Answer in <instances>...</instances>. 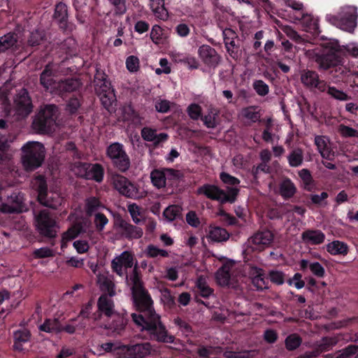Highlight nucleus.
Wrapping results in <instances>:
<instances>
[{
	"label": "nucleus",
	"instance_id": "53",
	"mask_svg": "<svg viewBox=\"0 0 358 358\" xmlns=\"http://www.w3.org/2000/svg\"><path fill=\"white\" fill-rule=\"evenodd\" d=\"M302 342L301 338L296 334L288 336L285 341L287 350L292 351L298 348Z\"/></svg>",
	"mask_w": 358,
	"mask_h": 358
},
{
	"label": "nucleus",
	"instance_id": "27",
	"mask_svg": "<svg viewBox=\"0 0 358 358\" xmlns=\"http://www.w3.org/2000/svg\"><path fill=\"white\" fill-rule=\"evenodd\" d=\"M239 116L247 125H251L260 120L261 114L257 107L251 106L242 108Z\"/></svg>",
	"mask_w": 358,
	"mask_h": 358
},
{
	"label": "nucleus",
	"instance_id": "54",
	"mask_svg": "<svg viewBox=\"0 0 358 358\" xmlns=\"http://www.w3.org/2000/svg\"><path fill=\"white\" fill-rule=\"evenodd\" d=\"M217 116L218 111L213 108H210L208 110V114L202 117V120L208 128H215Z\"/></svg>",
	"mask_w": 358,
	"mask_h": 358
},
{
	"label": "nucleus",
	"instance_id": "63",
	"mask_svg": "<svg viewBox=\"0 0 358 358\" xmlns=\"http://www.w3.org/2000/svg\"><path fill=\"white\" fill-rule=\"evenodd\" d=\"M253 87L260 96H265L268 93V86L263 80H255L253 83Z\"/></svg>",
	"mask_w": 358,
	"mask_h": 358
},
{
	"label": "nucleus",
	"instance_id": "39",
	"mask_svg": "<svg viewBox=\"0 0 358 358\" xmlns=\"http://www.w3.org/2000/svg\"><path fill=\"white\" fill-rule=\"evenodd\" d=\"M339 338L337 336L323 337L315 344L316 350L319 355L325 351L330 350L338 343Z\"/></svg>",
	"mask_w": 358,
	"mask_h": 358
},
{
	"label": "nucleus",
	"instance_id": "47",
	"mask_svg": "<svg viewBox=\"0 0 358 358\" xmlns=\"http://www.w3.org/2000/svg\"><path fill=\"white\" fill-rule=\"evenodd\" d=\"M145 254L150 258H157L158 257H167L169 256L168 251L160 249L152 244H150L146 247Z\"/></svg>",
	"mask_w": 358,
	"mask_h": 358
},
{
	"label": "nucleus",
	"instance_id": "26",
	"mask_svg": "<svg viewBox=\"0 0 358 358\" xmlns=\"http://www.w3.org/2000/svg\"><path fill=\"white\" fill-rule=\"evenodd\" d=\"M96 92L101 94L102 93H108L110 91V83L107 80V76L103 71L96 70L94 78Z\"/></svg>",
	"mask_w": 358,
	"mask_h": 358
},
{
	"label": "nucleus",
	"instance_id": "38",
	"mask_svg": "<svg viewBox=\"0 0 358 358\" xmlns=\"http://www.w3.org/2000/svg\"><path fill=\"white\" fill-rule=\"evenodd\" d=\"M39 330L47 333L58 334L62 331V325L58 319H46L39 326Z\"/></svg>",
	"mask_w": 358,
	"mask_h": 358
},
{
	"label": "nucleus",
	"instance_id": "4",
	"mask_svg": "<svg viewBox=\"0 0 358 358\" xmlns=\"http://www.w3.org/2000/svg\"><path fill=\"white\" fill-rule=\"evenodd\" d=\"M144 329L152 340L165 343H174L175 337L169 334L165 326L161 322L159 315L157 313L149 316Z\"/></svg>",
	"mask_w": 358,
	"mask_h": 358
},
{
	"label": "nucleus",
	"instance_id": "42",
	"mask_svg": "<svg viewBox=\"0 0 358 358\" xmlns=\"http://www.w3.org/2000/svg\"><path fill=\"white\" fill-rule=\"evenodd\" d=\"M288 163L292 167L301 166L303 162V152L300 148H296L287 156Z\"/></svg>",
	"mask_w": 358,
	"mask_h": 358
},
{
	"label": "nucleus",
	"instance_id": "48",
	"mask_svg": "<svg viewBox=\"0 0 358 358\" xmlns=\"http://www.w3.org/2000/svg\"><path fill=\"white\" fill-rule=\"evenodd\" d=\"M325 92L331 98L338 101H348L350 99V96H349L345 92L340 90L334 86H329L327 83Z\"/></svg>",
	"mask_w": 358,
	"mask_h": 358
},
{
	"label": "nucleus",
	"instance_id": "41",
	"mask_svg": "<svg viewBox=\"0 0 358 358\" xmlns=\"http://www.w3.org/2000/svg\"><path fill=\"white\" fill-rule=\"evenodd\" d=\"M17 41V34L14 33H8L0 37V52L15 46Z\"/></svg>",
	"mask_w": 358,
	"mask_h": 358
},
{
	"label": "nucleus",
	"instance_id": "31",
	"mask_svg": "<svg viewBox=\"0 0 358 358\" xmlns=\"http://www.w3.org/2000/svg\"><path fill=\"white\" fill-rule=\"evenodd\" d=\"M235 262L230 261L226 262L216 273L217 282L222 286L228 285L230 280V271Z\"/></svg>",
	"mask_w": 358,
	"mask_h": 358
},
{
	"label": "nucleus",
	"instance_id": "5",
	"mask_svg": "<svg viewBox=\"0 0 358 358\" xmlns=\"http://www.w3.org/2000/svg\"><path fill=\"white\" fill-rule=\"evenodd\" d=\"M71 171L77 176L101 182L103 178V168L99 164L76 162L71 164Z\"/></svg>",
	"mask_w": 358,
	"mask_h": 358
},
{
	"label": "nucleus",
	"instance_id": "16",
	"mask_svg": "<svg viewBox=\"0 0 358 358\" xmlns=\"http://www.w3.org/2000/svg\"><path fill=\"white\" fill-rule=\"evenodd\" d=\"M357 9L354 6H347L339 15L338 25L341 29L351 32L357 25Z\"/></svg>",
	"mask_w": 358,
	"mask_h": 358
},
{
	"label": "nucleus",
	"instance_id": "35",
	"mask_svg": "<svg viewBox=\"0 0 358 358\" xmlns=\"http://www.w3.org/2000/svg\"><path fill=\"white\" fill-rule=\"evenodd\" d=\"M315 143L323 158L331 159L334 156V152L331 151L329 141L326 137L323 136H317L315 138Z\"/></svg>",
	"mask_w": 358,
	"mask_h": 358
},
{
	"label": "nucleus",
	"instance_id": "1",
	"mask_svg": "<svg viewBox=\"0 0 358 358\" xmlns=\"http://www.w3.org/2000/svg\"><path fill=\"white\" fill-rule=\"evenodd\" d=\"M38 196V201L43 206L57 209L64 202V198L61 194L55 190H48V185L43 176H36L32 182Z\"/></svg>",
	"mask_w": 358,
	"mask_h": 358
},
{
	"label": "nucleus",
	"instance_id": "43",
	"mask_svg": "<svg viewBox=\"0 0 358 358\" xmlns=\"http://www.w3.org/2000/svg\"><path fill=\"white\" fill-rule=\"evenodd\" d=\"M120 118L122 121L131 122L132 123L139 122L138 115L131 106H125L121 108V115Z\"/></svg>",
	"mask_w": 358,
	"mask_h": 358
},
{
	"label": "nucleus",
	"instance_id": "6",
	"mask_svg": "<svg viewBox=\"0 0 358 358\" xmlns=\"http://www.w3.org/2000/svg\"><path fill=\"white\" fill-rule=\"evenodd\" d=\"M239 189L236 187L228 188L227 193L213 185H204L200 187L197 192L200 194H204L207 198L220 201L222 203L229 201L234 202Z\"/></svg>",
	"mask_w": 358,
	"mask_h": 358
},
{
	"label": "nucleus",
	"instance_id": "60",
	"mask_svg": "<svg viewBox=\"0 0 358 358\" xmlns=\"http://www.w3.org/2000/svg\"><path fill=\"white\" fill-rule=\"evenodd\" d=\"M143 315H137L136 313L131 314L133 321L139 327H141V330H145L144 326H146L147 322L148 321L149 314L147 313H143Z\"/></svg>",
	"mask_w": 358,
	"mask_h": 358
},
{
	"label": "nucleus",
	"instance_id": "30",
	"mask_svg": "<svg viewBox=\"0 0 358 358\" xmlns=\"http://www.w3.org/2000/svg\"><path fill=\"white\" fill-rule=\"evenodd\" d=\"M112 322L108 326L105 327L106 329H109L115 335H121L124 331L127 324L128 320L123 315L115 314Z\"/></svg>",
	"mask_w": 358,
	"mask_h": 358
},
{
	"label": "nucleus",
	"instance_id": "2",
	"mask_svg": "<svg viewBox=\"0 0 358 358\" xmlns=\"http://www.w3.org/2000/svg\"><path fill=\"white\" fill-rule=\"evenodd\" d=\"M58 117V109L55 105L45 106L36 115L32 127L38 133H48L54 129Z\"/></svg>",
	"mask_w": 358,
	"mask_h": 358
},
{
	"label": "nucleus",
	"instance_id": "19",
	"mask_svg": "<svg viewBox=\"0 0 358 358\" xmlns=\"http://www.w3.org/2000/svg\"><path fill=\"white\" fill-rule=\"evenodd\" d=\"M315 62L318 64L320 69L326 71L339 65L341 63V59L337 52L330 51L326 54L316 55Z\"/></svg>",
	"mask_w": 358,
	"mask_h": 358
},
{
	"label": "nucleus",
	"instance_id": "44",
	"mask_svg": "<svg viewBox=\"0 0 358 358\" xmlns=\"http://www.w3.org/2000/svg\"><path fill=\"white\" fill-rule=\"evenodd\" d=\"M348 249V245L339 241H334L327 245V251L333 255H346Z\"/></svg>",
	"mask_w": 358,
	"mask_h": 358
},
{
	"label": "nucleus",
	"instance_id": "52",
	"mask_svg": "<svg viewBox=\"0 0 358 358\" xmlns=\"http://www.w3.org/2000/svg\"><path fill=\"white\" fill-rule=\"evenodd\" d=\"M102 207L103 205L99 201V200L96 197H90L86 199L85 210L86 213L90 215H91L93 213H95Z\"/></svg>",
	"mask_w": 358,
	"mask_h": 358
},
{
	"label": "nucleus",
	"instance_id": "3",
	"mask_svg": "<svg viewBox=\"0 0 358 358\" xmlns=\"http://www.w3.org/2000/svg\"><path fill=\"white\" fill-rule=\"evenodd\" d=\"M22 162L27 170L32 171L39 167L45 158V148L36 141L28 142L22 148Z\"/></svg>",
	"mask_w": 358,
	"mask_h": 358
},
{
	"label": "nucleus",
	"instance_id": "36",
	"mask_svg": "<svg viewBox=\"0 0 358 358\" xmlns=\"http://www.w3.org/2000/svg\"><path fill=\"white\" fill-rule=\"evenodd\" d=\"M124 275H126L127 285L131 287V292L143 288L136 264L134 266L131 273L129 275L127 273Z\"/></svg>",
	"mask_w": 358,
	"mask_h": 358
},
{
	"label": "nucleus",
	"instance_id": "34",
	"mask_svg": "<svg viewBox=\"0 0 358 358\" xmlns=\"http://www.w3.org/2000/svg\"><path fill=\"white\" fill-rule=\"evenodd\" d=\"M149 6L157 18L162 20L168 19L169 13L164 6V0H149Z\"/></svg>",
	"mask_w": 358,
	"mask_h": 358
},
{
	"label": "nucleus",
	"instance_id": "8",
	"mask_svg": "<svg viewBox=\"0 0 358 358\" xmlns=\"http://www.w3.org/2000/svg\"><path fill=\"white\" fill-rule=\"evenodd\" d=\"M107 155L120 171L125 172L129 169L130 159L120 143H114L109 145L107 148Z\"/></svg>",
	"mask_w": 358,
	"mask_h": 358
},
{
	"label": "nucleus",
	"instance_id": "40",
	"mask_svg": "<svg viewBox=\"0 0 358 358\" xmlns=\"http://www.w3.org/2000/svg\"><path fill=\"white\" fill-rule=\"evenodd\" d=\"M30 338V332L27 329L17 330L14 332L13 348L19 351L22 350V343L27 342Z\"/></svg>",
	"mask_w": 358,
	"mask_h": 358
},
{
	"label": "nucleus",
	"instance_id": "51",
	"mask_svg": "<svg viewBox=\"0 0 358 358\" xmlns=\"http://www.w3.org/2000/svg\"><path fill=\"white\" fill-rule=\"evenodd\" d=\"M358 352V346L350 345L334 353L333 358H350Z\"/></svg>",
	"mask_w": 358,
	"mask_h": 358
},
{
	"label": "nucleus",
	"instance_id": "37",
	"mask_svg": "<svg viewBox=\"0 0 358 358\" xmlns=\"http://www.w3.org/2000/svg\"><path fill=\"white\" fill-rule=\"evenodd\" d=\"M294 19L302 22V25L306 31H315L317 29V21L311 14L303 12L299 16H296Z\"/></svg>",
	"mask_w": 358,
	"mask_h": 358
},
{
	"label": "nucleus",
	"instance_id": "33",
	"mask_svg": "<svg viewBox=\"0 0 358 358\" xmlns=\"http://www.w3.org/2000/svg\"><path fill=\"white\" fill-rule=\"evenodd\" d=\"M301 238L307 243L319 245L324 241L325 235L320 230H307L303 232Z\"/></svg>",
	"mask_w": 358,
	"mask_h": 358
},
{
	"label": "nucleus",
	"instance_id": "13",
	"mask_svg": "<svg viewBox=\"0 0 358 358\" xmlns=\"http://www.w3.org/2000/svg\"><path fill=\"white\" fill-rule=\"evenodd\" d=\"M135 306L142 313H147L149 315L155 313L152 307V300L145 288L131 292Z\"/></svg>",
	"mask_w": 358,
	"mask_h": 358
},
{
	"label": "nucleus",
	"instance_id": "17",
	"mask_svg": "<svg viewBox=\"0 0 358 358\" xmlns=\"http://www.w3.org/2000/svg\"><path fill=\"white\" fill-rule=\"evenodd\" d=\"M81 85L82 83L78 78H68L60 80L57 82L53 94L63 96L79 90Z\"/></svg>",
	"mask_w": 358,
	"mask_h": 358
},
{
	"label": "nucleus",
	"instance_id": "45",
	"mask_svg": "<svg viewBox=\"0 0 358 358\" xmlns=\"http://www.w3.org/2000/svg\"><path fill=\"white\" fill-rule=\"evenodd\" d=\"M152 184L157 188L164 187L166 185V176L164 169H155L150 173Z\"/></svg>",
	"mask_w": 358,
	"mask_h": 358
},
{
	"label": "nucleus",
	"instance_id": "9",
	"mask_svg": "<svg viewBox=\"0 0 358 358\" xmlns=\"http://www.w3.org/2000/svg\"><path fill=\"white\" fill-rule=\"evenodd\" d=\"M273 238L274 235L270 230L258 231L248 239L246 250L261 252L271 245Z\"/></svg>",
	"mask_w": 358,
	"mask_h": 358
},
{
	"label": "nucleus",
	"instance_id": "64",
	"mask_svg": "<svg viewBox=\"0 0 358 358\" xmlns=\"http://www.w3.org/2000/svg\"><path fill=\"white\" fill-rule=\"evenodd\" d=\"M201 107L196 103H192L187 108V113L192 120H198L201 116Z\"/></svg>",
	"mask_w": 358,
	"mask_h": 358
},
{
	"label": "nucleus",
	"instance_id": "14",
	"mask_svg": "<svg viewBox=\"0 0 358 358\" xmlns=\"http://www.w3.org/2000/svg\"><path fill=\"white\" fill-rule=\"evenodd\" d=\"M134 257L129 251H124L111 261V268L120 277L126 274L125 270L134 266Z\"/></svg>",
	"mask_w": 358,
	"mask_h": 358
},
{
	"label": "nucleus",
	"instance_id": "22",
	"mask_svg": "<svg viewBox=\"0 0 358 358\" xmlns=\"http://www.w3.org/2000/svg\"><path fill=\"white\" fill-rule=\"evenodd\" d=\"M224 45L229 55L234 59H238V46L236 44L238 38L236 33L231 29L227 28L223 31Z\"/></svg>",
	"mask_w": 358,
	"mask_h": 358
},
{
	"label": "nucleus",
	"instance_id": "58",
	"mask_svg": "<svg viewBox=\"0 0 358 358\" xmlns=\"http://www.w3.org/2000/svg\"><path fill=\"white\" fill-rule=\"evenodd\" d=\"M340 134L345 138L355 137L358 138V130L348 126L341 124L338 129Z\"/></svg>",
	"mask_w": 358,
	"mask_h": 358
},
{
	"label": "nucleus",
	"instance_id": "15",
	"mask_svg": "<svg viewBox=\"0 0 358 358\" xmlns=\"http://www.w3.org/2000/svg\"><path fill=\"white\" fill-rule=\"evenodd\" d=\"M111 181L115 189L121 194L129 198H134L138 196V189L124 176L114 174L111 177Z\"/></svg>",
	"mask_w": 358,
	"mask_h": 358
},
{
	"label": "nucleus",
	"instance_id": "59",
	"mask_svg": "<svg viewBox=\"0 0 358 358\" xmlns=\"http://www.w3.org/2000/svg\"><path fill=\"white\" fill-rule=\"evenodd\" d=\"M127 208L134 222L139 224L141 221L140 218L141 208L136 203H131L128 205Z\"/></svg>",
	"mask_w": 358,
	"mask_h": 358
},
{
	"label": "nucleus",
	"instance_id": "32",
	"mask_svg": "<svg viewBox=\"0 0 358 358\" xmlns=\"http://www.w3.org/2000/svg\"><path fill=\"white\" fill-rule=\"evenodd\" d=\"M229 233L224 228L210 226L208 238L213 242H224L229 238Z\"/></svg>",
	"mask_w": 358,
	"mask_h": 358
},
{
	"label": "nucleus",
	"instance_id": "28",
	"mask_svg": "<svg viewBox=\"0 0 358 358\" xmlns=\"http://www.w3.org/2000/svg\"><path fill=\"white\" fill-rule=\"evenodd\" d=\"M87 222H78L62 235V246L68 241L76 238L79 234L86 231Z\"/></svg>",
	"mask_w": 358,
	"mask_h": 358
},
{
	"label": "nucleus",
	"instance_id": "56",
	"mask_svg": "<svg viewBox=\"0 0 358 358\" xmlns=\"http://www.w3.org/2000/svg\"><path fill=\"white\" fill-rule=\"evenodd\" d=\"M299 176L303 181L304 188L310 191L313 187V180L310 171L307 169H303L299 171Z\"/></svg>",
	"mask_w": 358,
	"mask_h": 358
},
{
	"label": "nucleus",
	"instance_id": "25",
	"mask_svg": "<svg viewBox=\"0 0 358 358\" xmlns=\"http://www.w3.org/2000/svg\"><path fill=\"white\" fill-rule=\"evenodd\" d=\"M54 71L50 64L45 66V69L41 73L40 83L46 91H49L51 94L54 93L55 87L57 84L53 79Z\"/></svg>",
	"mask_w": 358,
	"mask_h": 358
},
{
	"label": "nucleus",
	"instance_id": "61",
	"mask_svg": "<svg viewBox=\"0 0 358 358\" xmlns=\"http://www.w3.org/2000/svg\"><path fill=\"white\" fill-rule=\"evenodd\" d=\"M108 1L113 6L116 14L122 15L126 12V0H108Z\"/></svg>",
	"mask_w": 358,
	"mask_h": 358
},
{
	"label": "nucleus",
	"instance_id": "50",
	"mask_svg": "<svg viewBox=\"0 0 358 358\" xmlns=\"http://www.w3.org/2000/svg\"><path fill=\"white\" fill-rule=\"evenodd\" d=\"M163 215L168 221H173L180 217L181 208L177 205L169 206L164 210Z\"/></svg>",
	"mask_w": 358,
	"mask_h": 358
},
{
	"label": "nucleus",
	"instance_id": "46",
	"mask_svg": "<svg viewBox=\"0 0 358 358\" xmlns=\"http://www.w3.org/2000/svg\"><path fill=\"white\" fill-rule=\"evenodd\" d=\"M280 192L284 198H290L296 192V187L290 180L287 179L281 182Z\"/></svg>",
	"mask_w": 358,
	"mask_h": 358
},
{
	"label": "nucleus",
	"instance_id": "20",
	"mask_svg": "<svg viewBox=\"0 0 358 358\" xmlns=\"http://www.w3.org/2000/svg\"><path fill=\"white\" fill-rule=\"evenodd\" d=\"M198 54L203 62L209 66H215L220 61V57L216 50L208 45L200 46Z\"/></svg>",
	"mask_w": 358,
	"mask_h": 358
},
{
	"label": "nucleus",
	"instance_id": "55",
	"mask_svg": "<svg viewBox=\"0 0 358 358\" xmlns=\"http://www.w3.org/2000/svg\"><path fill=\"white\" fill-rule=\"evenodd\" d=\"M68 10L67 6L64 3H59L56 5L54 17L59 22H62L67 19Z\"/></svg>",
	"mask_w": 358,
	"mask_h": 358
},
{
	"label": "nucleus",
	"instance_id": "7",
	"mask_svg": "<svg viewBox=\"0 0 358 358\" xmlns=\"http://www.w3.org/2000/svg\"><path fill=\"white\" fill-rule=\"evenodd\" d=\"M35 225L38 232L43 236L55 238L57 235L58 225L47 210H41L35 216Z\"/></svg>",
	"mask_w": 358,
	"mask_h": 358
},
{
	"label": "nucleus",
	"instance_id": "23",
	"mask_svg": "<svg viewBox=\"0 0 358 358\" xmlns=\"http://www.w3.org/2000/svg\"><path fill=\"white\" fill-rule=\"evenodd\" d=\"M112 296H109L107 294H102L97 301V308L100 312L99 317L103 314L108 317H113L116 314L115 304Z\"/></svg>",
	"mask_w": 358,
	"mask_h": 358
},
{
	"label": "nucleus",
	"instance_id": "18",
	"mask_svg": "<svg viewBox=\"0 0 358 358\" xmlns=\"http://www.w3.org/2000/svg\"><path fill=\"white\" fill-rule=\"evenodd\" d=\"M96 283L103 294L109 296H114L116 294L114 277L108 272L99 273L96 275Z\"/></svg>",
	"mask_w": 358,
	"mask_h": 358
},
{
	"label": "nucleus",
	"instance_id": "21",
	"mask_svg": "<svg viewBox=\"0 0 358 358\" xmlns=\"http://www.w3.org/2000/svg\"><path fill=\"white\" fill-rule=\"evenodd\" d=\"M118 229L122 236L127 239H138L142 237L143 231L141 227L122 220L118 223Z\"/></svg>",
	"mask_w": 358,
	"mask_h": 358
},
{
	"label": "nucleus",
	"instance_id": "57",
	"mask_svg": "<svg viewBox=\"0 0 358 358\" xmlns=\"http://www.w3.org/2000/svg\"><path fill=\"white\" fill-rule=\"evenodd\" d=\"M282 31L292 40L298 43H301L303 41L301 36L290 26L289 25H279Z\"/></svg>",
	"mask_w": 358,
	"mask_h": 358
},
{
	"label": "nucleus",
	"instance_id": "24",
	"mask_svg": "<svg viewBox=\"0 0 358 358\" xmlns=\"http://www.w3.org/2000/svg\"><path fill=\"white\" fill-rule=\"evenodd\" d=\"M23 198L20 194H12L7 203H3L1 206V211L5 213H18L22 210Z\"/></svg>",
	"mask_w": 358,
	"mask_h": 358
},
{
	"label": "nucleus",
	"instance_id": "11",
	"mask_svg": "<svg viewBox=\"0 0 358 358\" xmlns=\"http://www.w3.org/2000/svg\"><path fill=\"white\" fill-rule=\"evenodd\" d=\"M300 80L301 83L310 90H317L320 92H324L327 88V82L320 80L318 73L312 70H303L301 72Z\"/></svg>",
	"mask_w": 358,
	"mask_h": 358
},
{
	"label": "nucleus",
	"instance_id": "10",
	"mask_svg": "<svg viewBox=\"0 0 358 358\" xmlns=\"http://www.w3.org/2000/svg\"><path fill=\"white\" fill-rule=\"evenodd\" d=\"M33 105L28 92L25 89H22L14 100L15 115L19 118H24L31 113Z\"/></svg>",
	"mask_w": 358,
	"mask_h": 358
},
{
	"label": "nucleus",
	"instance_id": "29",
	"mask_svg": "<svg viewBox=\"0 0 358 358\" xmlns=\"http://www.w3.org/2000/svg\"><path fill=\"white\" fill-rule=\"evenodd\" d=\"M142 138L146 141L152 142L155 145H158L161 142L165 141L168 135L165 133L157 134V130L149 127H144L141 130Z\"/></svg>",
	"mask_w": 358,
	"mask_h": 358
},
{
	"label": "nucleus",
	"instance_id": "62",
	"mask_svg": "<svg viewBox=\"0 0 358 358\" xmlns=\"http://www.w3.org/2000/svg\"><path fill=\"white\" fill-rule=\"evenodd\" d=\"M43 34L38 30L32 31L28 40V43L32 47L38 45L43 41Z\"/></svg>",
	"mask_w": 358,
	"mask_h": 358
},
{
	"label": "nucleus",
	"instance_id": "49",
	"mask_svg": "<svg viewBox=\"0 0 358 358\" xmlns=\"http://www.w3.org/2000/svg\"><path fill=\"white\" fill-rule=\"evenodd\" d=\"M196 287L199 294L205 298L210 296L213 290L208 286L206 279L201 276L197 279Z\"/></svg>",
	"mask_w": 358,
	"mask_h": 358
},
{
	"label": "nucleus",
	"instance_id": "12",
	"mask_svg": "<svg viewBox=\"0 0 358 358\" xmlns=\"http://www.w3.org/2000/svg\"><path fill=\"white\" fill-rule=\"evenodd\" d=\"M118 349L119 353L124 358H143L150 353L151 345L149 343H143L131 345H120Z\"/></svg>",
	"mask_w": 358,
	"mask_h": 358
}]
</instances>
